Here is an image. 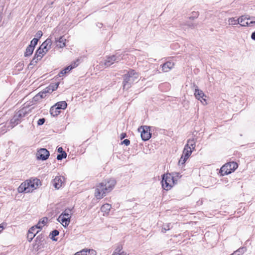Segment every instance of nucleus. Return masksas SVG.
<instances>
[{"label":"nucleus","instance_id":"nucleus-20","mask_svg":"<svg viewBox=\"0 0 255 255\" xmlns=\"http://www.w3.org/2000/svg\"><path fill=\"white\" fill-rule=\"evenodd\" d=\"M111 208V205L108 203L104 204L101 207V210L102 212L104 213V216L105 215H108Z\"/></svg>","mask_w":255,"mask_h":255},{"label":"nucleus","instance_id":"nucleus-6","mask_svg":"<svg viewBox=\"0 0 255 255\" xmlns=\"http://www.w3.org/2000/svg\"><path fill=\"white\" fill-rule=\"evenodd\" d=\"M238 167L237 163L235 162H230L226 163L220 169L221 175L224 176L231 173L234 171Z\"/></svg>","mask_w":255,"mask_h":255},{"label":"nucleus","instance_id":"nucleus-14","mask_svg":"<svg viewBox=\"0 0 255 255\" xmlns=\"http://www.w3.org/2000/svg\"><path fill=\"white\" fill-rule=\"evenodd\" d=\"M57 220L58 222H59L64 227H67L68 226L70 222V219L69 217H66L63 215L62 214H61Z\"/></svg>","mask_w":255,"mask_h":255},{"label":"nucleus","instance_id":"nucleus-5","mask_svg":"<svg viewBox=\"0 0 255 255\" xmlns=\"http://www.w3.org/2000/svg\"><path fill=\"white\" fill-rule=\"evenodd\" d=\"M27 113V108L26 107H24L16 112L9 123V124L11 125L10 128L17 125L20 122L21 119L25 117Z\"/></svg>","mask_w":255,"mask_h":255},{"label":"nucleus","instance_id":"nucleus-25","mask_svg":"<svg viewBox=\"0 0 255 255\" xmlns=\"http://www.w3.org/2000/svg\"><path fill=\"white\" fill-rule=\"evenodd\" d=\"M48 218L46 217H44L40 219V220L39 221L38 224L36 226H35L36 227H37V229H41L42 227L44 226L47 222Z\"/></svg>","mask_w":255,"mask_h":255},{"label":"nucleus","instance_id":"nucleus-27","mask_svg":"<svg viewBox=\"0 0 255 255\" xmlns=\"http://www.w3.org/2000/svg\"><path fill=\"white\" fill-rule=\"evenodd\" d=\"M196 142L194 139H189L187 141V143L185 145H187L189 149L193 150L195 148Z\"/></svg>","mask_w":255,"mask_h":255},{"label":"nucleus","instance_id":"nucleus-50","mask_svg":"<svg viewBox=\"0 0 255 255\" xmlns=\"http://www.w3.org/2000/svg\"><path fill=\"white\" fill-rule=\"evenodd\" d=\"M75 255H82L80 252H77Z\"/></svg>","mask_w":255,"mask_h":255},{"label":"nucleus","instance_id":"nucleus-8","mask_svg":"<svg viewBox=\"0 0 255 255\" xmlns=\"http://www.w3.org/2000/svg\"><path fill=\"white\" fill-rule=\"evenodd\" d=\"M141 129H142V130H141V137L142 139L144 141L148 140L151 136V134L149 131V127L144 126L141 127L138 130H140Z\"/></svg>","mask_w":255,"mask_h":255},{"label":"nucleus","instance_id":"nucleus-2","mask_svg":"<svg viewBox=\"0 0 255 255\" xmlns=\"http://www.w3.org/2000/svg\"><path fill=\"white\" fill-rule=\"evenodd\" d=\"M40 183L39 180L34 179L33 180H26L22 183L18 187L17 190L19 193H29L36 189Z\"/></svg>","mask_w":255,"mask_h":255},{"label":"nucleus","instance_id":"nucleus-36","mask_svg":"<svg viewBox=\"0 0 255 255\" xmlns=\"http://www.w3.org/2000/svg\"><path fill=\"white\" fill-rule=\"evenodd\" d=\"M67 156V154L65 152H63L62 153L57 155V159L58 160H62L63 158H65Z\"/></svg>","mask_w":255,"mask_h":255},{"label":"nucleus","instance_id":"nucleus-46","mask_svg":"<svg viewBox=\"0 0 255 255\" xmlns=\"http://www.w3.org/2000/svg\"><path fill=\"white\" fill-rule=\"evenodd\" d=\"M57 151L60 153H62L63 152H65L63 151V148L62 147H58L57 149Z\"/></svg>","mask_w":255,"mask_h":255},{"label":"nucleus","instance_id":"nucleus-37","mask_svg":"<svg viewBox=\"0 0 255 255\" xmlns=\"http://www.w3.org/2000/svg\"><path fill=\"white\" fill-rule=\"evenodd\" d=\"M170 224L169 223V224L163 225L162 228V230H161L162 232L165 233L167 231L169 230H170Z\"/></svg>","mask_w":255,"mask_h":255},{"label":"nucleus","instance_id":"nucleus-51","mask_svg":"<svg viewBox=\"0 0 255 255\" xmlns=\"http://www.w3.org/2000/svg\"><path fill=\"white\" fill-rule=\"evenodd\" d=\"M175 174L177 175V176H178V173H176Z\"/></svg>","mask_w":255,"mask_h":255},{"label":"nucleus","instance_id":"nucleus-32","mask_svg":"<svg viewBox=\"0 0 255 255\" xmlns=\"http://www.w3.org/2000/svg\"><path fill=\"white\" fill-rule=\"evenodd\" d=\"M228 22L230 25H237L239 24L238 18L236 19L234 17L229 18Z\"/></svg>","mask_w":255,"mask_h":255},{"label":"nucleus","instance_id":"nucleus-49","mask_svg":"<svg viewBox=\"0 0 255 255\" xmlns=\"http://www.w3.org/2000/svg\"><path fill=\"white\" fill-rule=\"evenodd\" d=\"M97 26H98V27H99V28H101V27H102V25H103V24H102V23H98L97 24Z\"/></svg>","mask_w":255,"mask_h":255},{"label":"nucleus","instance_id":"nucleus-22","mask_svg":"<svg viewBox=\"0 0 255 255\" xmlns=\"http://www.w3.org/2000/svg\"><path fill=\"white\" fill-rule=\"evenodd\" d=\"M46 53V52H45L43 49L39 47V48L36 50L34 55L36 56V57L41 59Z\"/></svg>","mask_w":255,"mask_h":255},{"label":"nucleus","instance_id":"nucleus-39","mask_svg":"<svg viewBox=\"0 0 255 255\" xmlns=\"http://www.w3.org/2000/svg\"><path fill=\"white\" fill-rule=\"evenodd\" d=\"M38 41V38H33L30 42V44L29 46H32L34 48L35 45H37Z\"/></svg>","mask_w":255,"mask_h":255},{"label":"nucleus","instance_id":"nucleus-11","mask_svg":"<svg viewBox=\"0 0 255 255\" xmlns=\"http://www.w3.org/2000/svg\"><path fill=\"white\" fill-rule=\"evenodd\" d=\"M64 181V177L63 176H56L53 180V185L56 189H59Z\"/></svg>","mask_w":255,"mask_h":255},{"label":"nucleus","instance_id":"nucleus-45","mask_svg":"<svg viewBox=\"0 0 255 255\" xmlns=\"http://www.w3.org/2000/svg\"><path fill=\"white\" fill-rule=\"evenodd\" d=\"M127 136V134L126 133L123 132L120 135V138L121 139H124Z\"/></svg>","mask_w":255,"mask_h":255},{"label":"nucleus","instance_id":"nucleus-3","mask_svg":"<svg viewBox=\"0 0 255 255\" xmlns=\"http://www.w3.org/2000/svg\"><path fill=\"white\" fill-rule=\"evenodd\" d=\"M138 77V74L133 70H130L124 77L123 89H128L131 84L135 82Z\"/></svg>","mask_w":255,"mask_h":255},{"label":"nucleus","instance_id":"nucleus-18","mask_svg":"<svg viewBox=\"0 0 255 255\" xmlns=\"http://www.w3.org/2000/svg\"><path fill=\"white\" fill-rule=\"evenodd\" d=\"M66 39L63 36H60L58 39H55L56 46L59 48H63L65 46Z\"/></svg>","mask_w":255,"mask_h":255},{"label":"nucleus","instance_id":"nucleus-40","mask_svg":"<svg viewBox=\"0 0 255 255\" xmlns=\"http://www.w3.org/2000/svg\"><path fill=\"white\" fill-rule=\"evenodd\" d=\"M187 159V158H185L183 156H181L180 159H179V160L178 161L179 165H183L186 161Z\"/></svg>","mask_w":255,"mask_h":255},{"label":"nucleus","instance_id":"nucleus-9","mask_svg":"<svg viewBox=\"0 0 255 255\" xmlns=\"http://www.w3.org/2000/svg\"><path fill=\"white\" fill-rule=\"evenodd\" d=\"M36 155L38 159L45 160L48 158L49 152L45 148H41L37 151Z\"/></svg>","mask_w":255,"mask_h":255},{"label":"nucleus","instance_id":"nucleus-7","mask_svg":"<svg viewBox=\"0 0 255 255\" xmlns=\"http://www.w3.org/2000/svg\"><path fill=\"white\" fill-rule=\"evenodd\" d=\"M122 58L121 57L120 55H114L111 56H109L107 58V59L104 61V65L107 67H109L111 65L114 63V62H118L120 61Z\"/></svg>","mask_w":255,"mask_h":255},{"label":"nucleus","instance_id":"nucleus-17","mask_svg":"<svg viewBox=\"0 0 255 255\" xmlns=\"http://www.w3.org/2000/svg\"><path fill=\"white\" fill-rule=\"evenodd\" d=\"M173 63L168 61L164 63L162 65V71L163 72H167L169 71L174 66Z\"/></svg>","mask_w":255,"mask_h":255},{"label":"nucleus","instance_id":"nucleus-41","mask_svg":"<svg viewBox=\"0 0 255 255\" xmlns=\"http://www.w3.org/2000/svg\"><path fill=\"white\" fill-rule=\"evenodd\" d=\"M42 35H43L42 32L41 30H39L36 32V33L35 34V36L37 37L36 38H38V39H39V38H40L41 37Z\"/></svg>","mask_w":255,"mask_h":255},{"label":"nucleus","instance_id":"nucleus-43","mask_svg":"<svg viewBox=\"0 0 255 255\" xmlns=\"http://www.w3.org/2000/svg\"><path fill=\"white\" fill-rule=\"evenodd\" d=\"M122 144H125L126 145H128L130 144V141L128 139H126L122 141Z\"/></svg>","mask_w":255,"mask_h":255},{"label":"nucleus","instance_id":"nucleus-21","mask_svg":"<svg viewBox=\"0 0 255 255\" xmlns=\"http://www.w3.org/2000/svg\"><path fill=\"white\" fill-rule=\"evenodd\" d=\"M122 249L123 246L121 245H118L112 255H126V253L122 251Z\"/></svg>","mask_w":255,"mask_h":255},{"label":"nucleus","instance_id":"nucleus-13","mask_svg":"<svg viewBox=\"0 0 255 255\" xmlns=\"http://www.w3.org/2000/svg\"><path fill=\"white\" fill-rule=\"evenodd\" d=\"M49 93H50L49 91L46 88L43 91L39 92L38 94L35 95L33 97V100L34 101H39L40 99L45 98L47 96V94Z\"/></svg>","mask_w":255,"mask_h":255},{"label":"nucleus","instance_id":"nucleus-48","mask_svg":"<svg viewBox=\"0 0 255 255\" xmlns=\"http://www.w3.org/2000/svg\"><path fill=\"white\" fill-rule=\"evenodd\" d=\"M231 255H240L238 254V251H237Z\"/></svg>","mask_w":255,"mask_h":255},{"label":"nucleus","instance_id":"nucleus-10","mask_svg":"<svg viewBox=\"0 0 255 255\" xmlns=\"http://www.w3.org/2000/svg\"><path fill=\"white\" fill-rule=\"evenodd\" d=\"M195 89L194 92V95L196 99L198 100H200L201 102L203 103L204 102H206V99L204 98V97H206L203 92L199 90L197 86H195Z\"/></svg>","mask_w":255,"mask_h":255},{"label":"nucleus","instance_id":"nucleus-30","mask_svg":"<svg viewBox=\"0 0 255 255\" xmlns=\"http://www.w3.org/2000/svg\"><path fill=\"white\" fill-rule=\"evenodd\" d=\"M59 86V82H57L54 84H51L49 85L48 87H47L48 90H49V93L52 92L53 91L57 89Z\"/></svg>","mask_w":255,"mask_h":255},{"label":"nucleus","instance_id":"nucleus-4","mask_svg":"<svg viewBox=\"0 0 255 255\" xmlns=\"http://www.w3.org/2000/svg\"><path fill=\"white\" fill-rule=\"evenodd\" d=\"M175 181L174 177L171 174H164L162 175V187L163 189L168 191L173 186Z\"/></svg>","mask_w":255,"mask_h":255},{"label":"nucleus","instance_id":"nucleus-31","mask_svg":"<svg viewBox=\"0 0 255 255\" xmlns=\"http://www.w3.org/2000/svg\"><path fill=\"white\" fill-rule=\"evenodd\" d=\"M248 15H242L238 18L239 24L242 26V24H245L247 20Z\"/></svg>","mask_w":255,"mask_h":255},{"label":"nucleus","instance_id":"nucleus-1","mask_svg":"<svg viewBox=\"0 0 255 255\" xmlns=\"http://www.w3.org/2000/svg\"><path fill=\"white\" fill-rule=\"evenodd\" d=\"M116 181L114 179H107L99 183L96 187L95 196L97 199L103 198L106 194L114 188Z\"/></svg>","mask_w":255,"mask_h":255},{"label":"nucleus","instance_id":"nucleus-38","mask_svg":"<svg viewBox=\"0 0 255 255\" xmlns=\"http://www.w3.org/2000/svg\"><path fill=\"white\" fill-rule=\"evenodd\" d=\"M59 231L56 230L52 231V232L50 234V235H51L52 236L51 239L53 240V241H56V239H54V237L58 236L59 235Z\"/></svg>","mask_w":255,"mask_h":255},{"label":"nucleus","instance_id":"nucleus-26","mask_svg":"<svg viewBox=\"0 0 255 255\" xmlns=\"http://www.w3.org/2000/svg\"><path fill=\"white\" fill-rule=\"evenodd\" d=\"M58 109H57V107L55 105L51 107L50 109V113L51 115L53 117H55L58 115L60 113V111Z\"/></svg>","mask_w":255,"mask_h":255},{"label":"nucleus","instance_id":"nucleus-28","mask_svg":"<svg viewBox=\"0 0 255 255\" xmlns=\"http://www.w3.org/2000/svg\"><path fill=\"white\" fill-rule=\"evenodd\" d=\"M55 106L57 107V109L59 110L65 109L67 106V103L65 101H61L57 103Z\"/></svg>","mask_w":255,"mask_h":255},{"label":"nucleus","instance_id":"nucleus-24","mask_svg":"<svg viewBox=\"0 0 255 255\" xmlns=\"http://www.w3.org/2000/svg\"><path fill=\"white\" fill-rule=\"evenodd\" d=\"M82 255H96V252L93 249H84L80 252Z\"/></svg>","mask_w":255,"mask_h":255},{"label":"nucleus","instance_id":"nucleus-15","mask_svg":"<svg viewBox=\"0 0 255 255\" xmlns=\"http://www.w3.org/2000/svg\"><path fill=\"white\" fill-rule=\"evenodd\" d=\"M51 39L50 38H48L45 41L42 43L40 47L47 52L51 48Z\"/></svg>","mask_w":255,"mask_h":255},{"label":"nucleus","instance_id":"nucleus-29","mask_svg":"<svg viewBox=\"0 0 255 255\" xmlns=\"http://www.w3.org/2000/svg\"><path fill=\"white\" fill-rule=\"evenodd\" d=\"M34 48L31 46H28L26 49V51L24 53V56L25 57L30 56L34 50Z\"/></svg>","mask_w":255,"mask_h":255},{"label":"nucleus","instance_id":"nucleus-23","mask_svg":"<svg viewBox=\"0 0 255 255\" xmlns=\"http://www.w3.org/2000/svg\"><path fill=\"white\" fill-rule=\"evenodd\" d=\"M187 147H188L187 145L185 146L183 151V153L182 155V156H183V157H184L185 158H187V159H188L189 158V157L190 156V155L191 154L192 151H193L191 149H189V148Z\"/></svg>","mask_w":255,"mask_h":255},{"label":"nucleus","instance_id":"nucleus-19","mask_svg":"<svg viewBox=\"0 0 255 255\" xmlns=\"http://www.w3.org/2000/svg\"><path fill=\"white\" fill-rule=\"evenodd\" d=\"M255 25V17L248 16L247 20L245 24H242V26H253Z\"/></svg>","mask_w":255,"mask_h":255},{"label":"nucleus","instance_id":"nucleus-47","mask_svg":"<svg viewBox=\"0 0 255 255\" xmlns=\"http://www.w3.org/2000/svg\"><path fill=\"white\" fill-rule=\"evenodd\" d=\"M251 37L253 40H255V31L252 34Z\"/></svg>","mask_w":255,"mask_h":255},{"label":"nucleus","instance_id":"nucleus-35","mask_svg":"<svg viewBox=\"0 0 255 255\" xmlns=\"http://www.w3.org/2000/svg\"><path fill=\"white\" fill-rule=\"evenodd\" d=\"M39 60H40V59L36 57V56L34 55V57L31 60L30 63L29 64L28 67H30V66H32V65H35Z\"/></svg>","mask_w":255,"mask_h":255},{"label":"nucleus","instance_id":"nucleus-42","mask_svg":"<svg viewBox=\"0 0 255 255\" xmlns=\"http://www.w3.org/2000/svg\"><path fill=\"white\" fill-rule=\"evenodd\" d=\"M45 121V119H44V118L40 119H39V120L37 122V124L39 126L42 125L44 123Z\"/></svg>","mask_w":255,"mask_h":255},{"label":"nucleus","instance_id":"nucleus-16","mask_svg":"<svg viewBox=\"0 0 255 255\" xmlns=\"http://www.w3.org/2000/svg\"><path fill=\"white\" fill-rule=\"evenodd\" d=\"M77 65H78V64H76V62H74L71 65L67 66L64 69H63L62 71H61L59 72V73L58 74V76L59 77L63 76L65 74L67 73V72H68L70 71H71L72 69H73L75 67H77Z\"/></svg>","mask_w":255,"mask_h":255},{"label":"nucleus","instance_id":"nucleus-34","mask_svg":"<svg viewBox=\"0 0 255 255\" xmlns=\"http://www.w3.org/2000/svg\"><path fill=\"white\" fill-rule=\"evenodd\" d=\"M71 210L69 209H66L61 214L64 215V216L66 217H69L70 219H71Z\"/></svg>","mask_w":255,"mask_h":255},{"label":"nucleus","instance_id":"nucleus-44","mask_svg":"<svg viewBox=\"0 0 255 255\" xmlns=\"http://www.w3.org/2000/svg\"><path fill=\"white\" fill-rule=\"evenodd\" d=\"M4 226H6L5 223H3L0 224V233L1 232H2V231L3 230Z\"/></svg>","mask_w":255,"mask_h":255},{"label":"nucleus","instance_id":"nucleus-12","mask_svg":"<svg viewBox=\"0 0 255 255\" xmlns=\"http://www.w3.org/2000/svg\"><path fill=\"white\" fill-rule=\"evenodd\" d=\"M37 229V227L33 226L28 230L27 233V240L29 242H31L36 234L38 233L39 231H36Z\"/></svg>","mask_w":255,"mask_h":255},{"label":"nucleus","instance_id":"nucleus-33","mask_svg":"<svg viewBox=\"0 0 255 255\" xmlns=\"http://www.w3.org/2000/svg\"><path fill=\"white\" fill-rule=\"evenodd\" d=\"M10 126H11V125H10L9 124L8 126H7L6 125H5L3 126L1 128V130L0 131V134H3V133H5L7 131V130L8 129H9V128H10Z\"/></svg>","mask_w":255,"mask_h":255}]
</instances>
